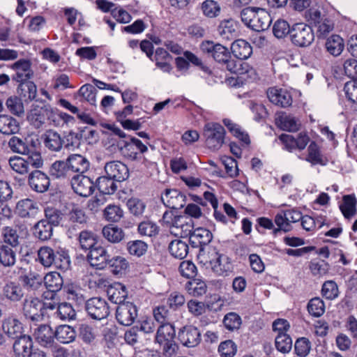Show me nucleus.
Wrapping results in <instances>:
<instances>
[{"label":"nucleus","instance_id":"12","mask_svg":"<svg viewBox=\"0 0 357 357\" xmlns=\"http://www.w3.org/2000/svg\"><path fill=\"white\" fill-rule=\"evenodd\" d=\"M28 183L32 190L43 193L48 190L50 185V179L45 173L36 169L29 174Z\"/></svg>","mask_w":357,"mask_h":357},{"label":"nucleus","instance_id":"37","mask_svg":"<svg viewBox=\"0 0 357 357\" xmlns=\"http://www.w3.org/2000/svg\"><path fill=\"white\" fill-rule=\"evenodd\" d=\"M79 247L82 250L90 251L100 243L98 236L93 231L83 230L80 231L78 236Z\"/></svg>","mask_w":357,"mask_h":357},{"label":"nucleus","instance_id":"48","mask_svg":"<svg viewBox=\"0 0 357 357\" xmlns=\"http://www.w3.org/2000/svg\"><path fill=\"white\" fill-rule=\"evenodd\" d=\"M129 264L123 257L116 256L109 258L107 267L114 275H122L126 273Z\"/></svg>","mask_w":357,"mask_h":357},{"label":"nucleus","instance_id":"1","mask_svg":"<svg viewBox=\"0 0 357 357\" xmlns=\"http://www.w3.org/2000/svg\"><path fill=\"white\" fill-rule=\"evenodd\" d=\"M176 331L174 326L169 323L161 324L155 335V340L162 346L163 354L167 357L176 356L178 345L175 342Z\"/></svg>","mask_w":357,"mask_h":357},{"label":"nucleus","instance_id":"26","mask_svg":"<svg viewBox=\"0 0 357 357\" xmlns=\"http://www.w3.org/2000/svg\"><path fill=\"white\" fill-rule=\"evenodd\" d=\"M35 147V142L26 137L13 136L8 141V147L13 152L21 155L29 153L31 147Z\"/></svg>","mask_w":357,"mask_h":357},{"label":"nucleus","instance_id":"63","mask_svg":"<svg viewBox=\"0 0 357 357\" xmlns=\"http://www.w3.org/2000/svg\"><path fill=\"white\" fill-rule=\"evenodd\" d=\"M275 344L276 349L282 353H288L292 348V340L287 333L277 335Z\"/></svg>","mask_w":357,"mask_h":357},{"label":"nucleus","instance_id":"16","mask_svg":"<svg viewBox=\"0 0 357 357\" xmlns=\"http://www.w3.org/2000/svg\"><path fill=\"white\" fill-rule=\"evenodd\" d=\"M24 294L23 287L16 281H8L2 288V296L11 303L22 301Z\"/></svg>","mask_w":357,"mask_h":357},{"label":"nucleus","instance_id":"5","mask_svg":"<svg viewBox=\"0 0 357 357\" xmlns=\"http://www.w3.org/2000/svg\"><path fill=\"white\" fill-rule=\"evenodd\" d=\"M203 53L208 57H212L216 62L221 63L231 57L228 48L220 43H215L212 40H204L200 45Z\"/></svg>","mask_w":357,"mask_h":357},{"label":"nucleus","instance_id":"11","mask_svg":"<svg viewBox=\"0 0 357 357\" xmlns=\"http://www.w3.org/2000/svg\"><path fill=\"white\" fill-rule=\"evenodd\" d=\"M45 115L55 121V111L50 105L31 109L27 119L35 128H40L45 123Z\"/></svg>","mask_w":357,"mask_h":357},{"label":"nucleus","instance_id":"38","mask_svg":"<svg viewBox=\"0 0 357 357\" xmlns=\"http://www.w3.org/2000/svg\"><path fill=\"white\" fill-rule=\"evenodd\" d=\"M20 128V123L17 119L9 115H0V132L2 134L13 135L17 133Z\"/></svg>","mask_w":357,"mask_h":357},{"label":"nucleus","instance_id":"29","mask_svg":"<svg viewBox=\"0 0 357 357\" xmlns=\"http://www.w3.org/2000/svg\"><path fill=\"white\" fill-rule=\"evenodd\" d=\"M305 160L312 165L326 166L328 163V158L321 153L319 145L314 141L311 142L308 146Z\"/></svg>","mask_w":357,"mask_h":357},{"label":"nucleus","instance_id":"21","mask_svg":"<svg viewBox=\"0 0 357 357\" xmlns=\"http://www.w3.org/2000/svg\"><path fill=\"white\" fill-rule=\"evenodd\" d=\"M1 245L17 248L21 243V237L17 225L3 227L1 229Z\"/></svg>","mask_w":357,"mask_h":357},{"label":"nucleus","instance_id":"19","mask_svg":"<svg viewBox=\"0 0 357 357\" xmlns=\"http://www.w3.org/2000/svg\"><path fill=\"white\" fill-rule=\"evenodd\" d=\"M189 241L194 248H200L203 250L204 247L208 245L213 239V234L210 230L199 227L192 231H189Z\"/></svg>","mask_w":357,"mask_h":357},{"label":"nucleus","instance_id":"22","mask_svg":"<svg viewBox=\"0 0 357 357\" xmlns=\"http://www.w3.org/2000/svg\"><path fill=\"white\" fill-rule=\"evenodd\" d=\"M134 304L132 302L121 303L116 311L117 321L125 326H130L134 323Z\"/></svg>","mask_w":357,"mask_h":357},{"label":"nucleus","instance_id":"9","mask_svg":"<svg viewBox=\"0 0 357 357\" xmlns=\"http://www.w3.org/2000/svg\"><path fill=\"white\" fill-rule=\"evenodd\" d=\"M109 257L106 248L99 243L89 252L87 259L91 266L102 270L107 267Z\"/></svg>","mask_w":357,"mask_h":357},{"label":"nucleus","instance_id":"44","mask_svg":"<svg viewBox=\"0 0 357 357\" xmlns=\"http://www.w3.org/2000/svg\"><path fill=\"white\" fill-rule=\"evenodd\" d=\"M63 216L64 215L60 209L47 206L44 208V218L43 219L54 228L61 224Z\"/></svg>","mask_w":357,"mask_h":357},{"label":"nucleus","instance_id":"20","mask_svg":"<svg viewBox=\"0 0 357 357\" xmlns=\"http://www.w3.org/2000/svg\"><path fill=\"white\" fill-rule=\"evenodd\" d=\"M211 264L213 272L218 275H228L233 268L230 258L218 252H215V258L211 261Z\"/></svg>","mask_w":357,"mask_h":357},{"label":"nucleus","instance_id":"27","mask_svg":"<svg viewBox=\"0 0 357 357\" xmlns=\"http://www.w3.org/2000/svg\"><path fill=\"white\" fill-rule=\"evenodd\" d=\"M33 236L40 241H46L53 235V227L43 219L38 220L31 228Z\"/></svg>","mask_w":357,"mask_h":357},{"label":"nucleus","instance_id":"42","mask_svg":"<svg viewBox=\"0 0 357 357\" xmlns=\"http://www.w3.org/2000/svg\"><path fill=\"white\" fill-rule=\"evenodd\" d=\"M19 278L22 286L28 290L37 291L43 287V278L39 274L29 273L20 275Z\"/></svg>","mask_w":357,"mask_h":357},{"label":"nucleus","instance_id":"25","mask_svg":"<svg viewBox=\"0 0 357 357\" xmlns=\"http://www.w3.org/2000/svg\"><path fill=\"white\" fill-rule=\"evenodd\" d=\"M70 172L84 174L90 167L89 160L81 154H70L66 159Z\"/></svg>","mask_w":357,"mask_h":357},{"label":"nucleus","instance_id":"24","mask_svg":"<svg viewBox=\"0 0 357 357\" xmlns=\"http://www.w3.org/2000/svg\"><path fill=\"white\" fill-rule=\"evenodd\" d=\"M41 139L43 141L44 146L51 151H59L61 150L64 139L61 137L59 133L53 130H47L42 135Z\"/></svg>","mask_w":357,"mask_h":357},{"label":"nucleus","instance_id":"32","mask_svg":"<svg viewBox=\"0 0 357 357\" xmlns=\"http://www.w3.org/2000/svg\"><path fill=\"white\" fill-rule=\"evenodd\" d=\"M54 261L52 266L57 269L66 271L70 267V258L68 250L61 247L54 248Z\"/></svg>","mask_w":357,"mask_h":357},{"label":"nucleus","instance_id":"30","mask_svg":"<svg viewBox=\"0 0 357 357\" xmlns=\"http://www.w3.org/2000/svg\"><path fill=\"white\" fill-rule=\"evenodd\" d=\"M2 329L9 337L15 339L22 335V324L14 316L5 318L2 324Z\"/></svg>","mask_w":357,"mask_h":357},{"label":"nucleus","instance_id":"54","mask_svg":"<svg viewBox=\"0 0 357 357\" xmlns=\"http://www.w3.org/2000/svg\"><path fill=\"white\" fill-rule=\"evenodd\" d=\"M137 231L142 236L152 237L158 234L159 227L155 222L146 220L139 223Z\"/></svg>","mask_w":357,"mask_h":357},{"label":"nucleus","instance_id":"31","mask_svg":"<svg viewBox=\"0 0 357 357\" xmlns=\"http://www.w3.org/2000/svg\"><path fill=\"white\" fill-rule=\"evenodd\" d=\"M107 294L111 302L120 305L126 303V298L128 297V291L125 285L120 282H115L108 287Z\"/></svg>","mask_w":357,"mask_h":357},{"label":"nucleus","instance_id":"3","mask_svg":"<svg viewBox=\"0 0 357 357\" xmlns=\"http://www.w3.org/2000/svg\"><path fill=\"white\" fill-rule=\"evenodd\" d=\"M291 43L298 47L310 46L314 40V33L312 28L305 23H296L291 26L290 32Z\"/></svg>","mask_w":357,"mask_h":357},{"label":"nucleus","instance_id":"41","mask_svg":"<svg viewBox=\"0 0 357 357\" xmlns=\"http://www.w3.org/2000/svg\"><path fill=\"white\" fill-rule=\"evenodd\" d=\"M271 22L270 15L264 9L259 8L250 28L255 31L260 32L266 30L270 26Z\"/></svg>","mask_w":357,"mask_h":357},{"label":"nucleus","instance_id":"36","mask_svg":"<svg viewBox=\"0 0 357 357\" xmlns=\"http://www.w3.org/2000/svg\"><path fill=\"white\" fill-rule=\"evenodd\" d=\"M77 331L68 325H60L54 331L55 338L62 344H68L75 341Z\"/></svg>","mask_w":357,"mask_h":357},{"label":"nucleus","instance_id":"4","mask_svg":"<svg viewBox=\"0 0 357 357\" xmlns=\"http://www.w3.org/2000/svg\"><path fill=\"white\" fill-rule=\"evenodd\" d=\"M85 310L88 316L94 320L106 319L109 314L108 303L100 297H93L85 302Z\"/></svg>","mask_w":357,"mask_h":357},{"label":"nucleus","instance_id":"13","mask_svg":"<svg viewBox=\"0 0 357 357\" xmlns=\"http://www.w3.org/2000/svg\"><path fill=\"white\" fill-rule=\"evenodd\" d=\"M178 339L185 347H194L201 341V334L197 328L193 326H185L178 333Z\"/></svg>","mask_w":357,"mask_h":357},{"label":"nucleus","instance_id":"23","mask_svg":"<svg viewBox=\"0 0 357 357\" xmlns=\"http://www.w3.org/2000/svg\"><path fill=\"white\" fill-rule=\"evenodd\" d=\"M13 349L15 357H28L33 349L32 338L28 335H20L15 338Z\"/></svg>","mask_w":357,"mask_h":357},{"label":"nucleus","instance_id":"47","mask_svg":"<svg viewBox=\"0 0 357 357\" xmlns=\"http://www.w3.org/2000/svg\"><path fill=\"white\" fill-rule=\"evenodd\" d=\"M168 249L171 255L174 258L183 259L186 257L189 247L185 242L180 239H175L171 241Z\"/></svg>","mask_w":357,"mask_h":357},{"label":"nucleus","instance_id":"14","mask_svg":"<svg viewBox=\"0 0 357 357\" xmlns=\"http://www.w3.org/2000/svg\"><path fill=\"white\" fill-rule=\"evenodd\" d=\"M161 199L167 207L174 210L181 209L186 203V196L176 189H166Z\"/></svg>","mask_w":357,"mask_h":357},{"label":"nucleus","instance_id":"57","mask_svg":"<svg viewBox=\"0 0 357 357\" xmlns=\"http://www.w3.org/2000/svg\"><path fill=\"white\" fill-rule=\"evenodd\" d=\"M277 125L283 130L294 132L298 130L296 119L290 115H282L276 119Z\"/></svg>","mask_w":357,"mask_h":357},{"label":"nucleus","instance_id":"15","mask_svg":"<svg viewBox=\"0 0 357 357\" xmlns=\"http://www.w3.org/2000/svg\"><path fill=\"white\" fill-rule=\"evenodd\" d=\"M33 336L40 346L46 348L54 347V331L49 325H40L35 329Z\"/></svg>","mask_w":357,"mask_h":357},{"label":"nucleus","instance_id":"49","mask_svg":"<svg viewBox=\"0 0 357 357\" xmlns=\"http://www.w3.org/2000/svg\"><path fill=\"white\" fill-rule=\"evenodd\" d=\"M70 172L67 160H56L51 165L49 169L50 174L55 178L68 177Z\"/></svg>","mask_w":357,"mask_h":357},{"label":"nucleus","instance_id":"10","mask_svg":"<svg viewBox=\"0 0 357 357\" xmlns=\"http://www.w3.org/2000/svg\"><path fill=\"white\" fill-rule=\"evenodd\" d=\"M266 94L271 102L281 107H289L293 102L291 94L286 89L271 87L268 89Z\"/></svg>","mask_w":357,"mask_h":357},{"label":"nucleus","instance_id":"6","mask_svg":"<svg viewBox=\"0 0 357 357\" xmlns=\"http://www.w3.org/2000/svg\"><path fill=\"white\" fill-rule=\"evenodd\" d=\"M43 282L47 291L43 293L42 296L46 300L54 299L56 293L59 292L63 286L62 276L59 273L56 271L47 273L43 278Z\"/></svg>","mask_w":357,"mask_h":357},{"label":"nucleus","instance_id":"43","mask_svg":"<svg viewBox=\"0 0 357 357\" xmlns=\"http://www.w3.org/2000/svg\"><path fill=\"white\" fill-rule=\"evenodd\" d=\"M325 47L330 54L337 56L344 48V40L340 36L333 34L327 38Z\"/></svg>","mask_w":357,"mask_h":357},{"label":"nucleus","instance_id":"50","mask_svg":"<svg viewBox=\"0 0 357 357\" xmlns=\"http://www.w3.org/2000/svg\"><path fill=\"white\" fill-rule=\"evenodd\" d=\"M102 234L103 236L109 241L113 243L120 242L124 237V233L122 229L109 225L102 228Z\"/></svg>","mask_w":357,"mask_h":357},{"label":"nucleus","instance_id":"7","mask_svg":"<svg viewBox=\"0 0 357 357\" xmlns=\"http://www.w3.org/2000/svg\"><path fill=\"white\" fill-rule=\"evenodd\" d=\"M43 306V301L40 298L33 296L26 298L23 302V314L32 321H42L44 318Z\"/></svg>","mask_w":357,"mask_h":357},{"label":"nucleus","instance_id":"17","mask_svg":"<svg viewBox=\"0 0 357 357\" xmlns=\"http://www.w3.org/2000/svg\"><path fill=\"white\" fill-rule=\"evenodd\" d=\"M105 174L114 179L118 183L126 181L129 176L128 167L119 161H112L106 163L105 166Z\"/></svg>","mask_w":357,"mask_h":357},{"label":"nucleus","instance_id":"55","mask_svg":"<svg viewBox=\"0 0 357 357\" xmlns=\"http://www.w3.org/2000/svg\"><path fill=\"white\" fill-rule=\"evenodd\" d=\"M223 324L229 331H237L242 324L241 317L236 312H228L223 318Z\"/></svg>","mask_w":357,"mask_h":357},{"label":"nucleus","instance_id":"46","mask_svg":"<svg viewBox=\"0 0 357 357\" xmlns=\"http://www.w3.org/2000/svg\"><path fill=\"white\" fill-rule=\"evenodd\" d=\"M225 126L229 132L237 139H238L244 145L248 146L250 144V139L248 134L243 131L241 126L234 123L231 120L225 119L223 120Z\"/></svg>","mask_w":357,"mask_h":357},{"label":"nucleus","instance_id":"60","mask_svg":"<svg viewBox=\"0 0 357 357\" xmlns=\"http://www.w3.org/2000/svg\"><path fill=\"white\" fill-rule=\"evenodd\" d=\"M307 308L312 316L319 317L325 312V304L319 297H314L310 300Z\"/></svg>","mask_w":357,"mask_h":357},{"label":"nucleus","instance_id":"33","mask_svg":"<svg viewBox=\"0 0 357 357\" xmlns=\"http://www.w3.org/2000/svg\"><path fill=\"white\" fill-rule=\"evenodd\" d=\"M231 50L233 55L241 61L248 59L252 54L250 44L243 39H238L232 43Z\"/></svg>","mask_w":357,"mask_h":357},{"label":"nucleus","instance_id":"18","mask_svg":"<svg viewBox=\"0 0 357 357\" xmlns=\"http://www.w3.org/2000/svg\"><path fill=\"white\" fill-rule=\"evenodd\" d=\"M38 212V204L33 199H23L16 204L15 213L22 218H34Z\"/></svg>","mask_w":357,"mask_h":357},{"label":"nucleus","instance_id":"52","mask_svg":"<svg viewBox=\"0 0 357 357\" xmlns=\"http://www.w3.org/2000/svg\"><path fill=\"white\" fill-rule=\"evenodd\" d=\"M123 216V211L119 206L109 204L102 211L103 218L110 222H117Z\"/></svg>","mask_w":357,"mask_h":357},{"label":"nucleus","instance_id":"61","mask_svg":"<svg viewBox=\"0 0 357 357\" xmlns=\"http://www.w3.org/2000/svg\"><path fill=\"white\" fill-rule=\"evenodd\" d=\"M22 100L20 96H10L6 102V105L10 113L20 116L24 112Z\"/></svg>","mask_w":357,"mask_h":357},{"label":"nucleus","instance_id":"59","mask_svg":"<svg viewBox=\"0 0 357 357\" xmlns=\"http://www.w3.org/2000/svg\"><path fill=\"white\" fill-rule=\"evenodd\" d=\"M291 31V26L284 20L279 19L273 24V33L277 38H284L287 36H290Z\"/></svg>","mask_w":357,"mask_h":357},{"label":"nucleus","instance_id":"40","mask_svg":"<svg viewBox=\"0 0 357 357\" xmlns=\"http://www.w3.org/2000/svg\"><path fill=\"white\" fill-rule=\"evenodd\" d=\"M116 183V181L105 174L96 179V188L103 195H113L118 188Z\"/></svg>","mask_w":357,"mask_h":357},{"label":"nucleus","instance_id":"56","mask_svg":"<svg viewBox=\"0 0 357 357\" xmlns=\"http://www.w3.org/2000/svg\"><path fill=\"white\" fill-rule=\"evenodd\" d=\"M340 291L337 283L333 280H326L321 287V295L327 300L332 301L337 298Z\"/></svg>","mask_w":357,"mask_h":357},{"label":"nucleus","instance_id":"35","mask_svg":"<svg viewBox=\"0 0 357 357\" xmlns=\"http://www.w3.org/2000/svg\"><path fill=\"white\" fill-rule=\"evenodd\" d=\"M221 63L225 64L226 69L231 73L243 75L245 74L252 73L254 70L250 67L249 65L242 61H236L231 59V56L225 61H222Z\"/></svg>","mask_w":357,"mask_h":357},{"label":"nucleus","instance_id":"2","mask_svg":"<svg viewBox=\"0 0 357 357\" xmlns=\"http://www.w3.org/2000/svg\"><path fill=\"white\" fill-rule=\"evenodd\" d=\"M225 130L218 123L210 122L205 124L203 136L206 146L211 150H218L224 144Z\"/></svg>","mask_w":357,"mask_h":357},{"label":"nucleus","instance_id":"45","mask_svg":"<svg viewBox=\"0 0 357 357\" xmlns=\"http://www.w3.org/2000/svg\"><path fill=\"white\" fill-rule=\"evenodd\" d=\"M288 218H287L284 210L279 211L274 217V222L277 225L272 231L274 236H277L281 232L287 233L292 230L291 225L288 222Z\"/></svg>","mask_w":357,"mask_h":357},{"label":"nucleus","instance_id":"53","mask_svg":"<svg viewBox=\"0 0 357 357\" xmlns=\"http://www.w3.org/2000/svg\"><path fill=\"white\" fill-rule=\"evenodd\" d=\"M61 320H73L75 319L76 312L71 304L63 302L59 303L57 310L54 312Z\"/></svg>","mask_w":357,"mask_h":357},{"label":"nucleus","instance_id":"8","mask_svg":"<svg viewBox=\"0 0 357 357\" xmlns=\"http://www.w3.org/2000/svg\"><path fill=\"white\" fill-rule=\"evenodd\" d=\"M71 186L74 192L81 197H89L96 189L94 183L89 176L77 174L71 179Z\"/></svg>","mask_w":357,"mask_h":357},{"label":"nucleus","instance_id":"51","mask_svg":"<svg viewBox=\"0 0 357 357\" xmlns=\"http://www.w3.org/2000/svg\"><path fill=\"white\" fill-rule=\"evenodd\" d=\"M356 199L354 195L343 196V204L340 206V210L345 218H350L356 213Z\"/></svg>","mask_w":357,"mask_h":357},{"label":"nucleus","instance_id":"28","mask_svg":"<svg viewBox=\"0 0 357 357\" xmlns=\"http://www.w3.org/2000/svg\"><path fill=\"white\" fill-rule=\"evenodd\" d=\"M135 343L138 342L140 335L144 334L146 340L150 339V336L153 335L155 331V324L151 317H144L140 319L135 321Z\"/></svg>","mask_w":357,"mask_h":357},{"label":"nucleus","instance_id":"34","mask_svg":"<svg viewBox=\"0 0 357 357\" xmlns=\"http://www.w3.org/2000/svg\"><path fill=\"white\" fill-rule=\"evenodd\" d=\"M17 92L19 96L26 103L33 100L38 101L36 99L37 86L32 81L25 82L18 84Z\"/></svg>","mask_w":357,"mask_h":357},{"label":"nucleus","instance_id":"64","mask_svg":"<svg viewBox=\"0 0 357 357\" xmlns=\"http://www.w3.org/2000/svg\"><path fill=\"white\" fill-rule=\"evenodd\" d=\"M221 357H234L237 352V345L231 340L222 342L218 347Z\"/></svg>","mask_w":357,"mask_h":357},{"label":"nucleus","instance_id":"39","mask_svg":"<svg viewBox=\"0 0 357 357\" xmlns=\"http://www.w3.org/2000/svg\"><path fill=\"white\" fill-rule=\"evenodd\" d=\"M16 248L0 244V264L3 268H11L17 261Z\"/></svg>","mask_w":357,"mask_h":357},{"label":"nucleus","instance_id":"62","mask_svg":"<svg viewBox=\"0 0 357 357\" xmlns=\"http://www.w3.org/2000/svg\"><path fill=\"white\" fill-rule=\"evenodd\" d=\"M78 337L87 344H91L96 339L93 328L86 324H82L78 327Z\"/></svg>","mask_w":357,"mask_h":357},{"label":"nucleus","instance_id":"58","mask_svg":"<svg viewBox=\"0 0 357 357\" xmlns=\"http://www.w3.org/2000/svg\"><path fill=\"white\" fill-rule=\"evenodd\" d=\"M54 255V248L50 246H43L38 250V261L45 267L52 266Z\"/></svg>","mask_w":357,"mask_h":357}]
</instances>
